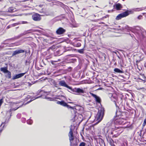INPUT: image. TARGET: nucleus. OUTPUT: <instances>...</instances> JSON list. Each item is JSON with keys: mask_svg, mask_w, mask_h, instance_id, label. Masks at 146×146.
Returning <instances> with one entry per match:
<instances>
[{"mask_svg": "<svg viewBox=\"0 0 146 146\" xmlns=\"http://www.w3.org/2000/svg\"><path fill=\"white\" fill-rule=\"evenodd\" d=\"M137 42L139 41L142 45L141 48L146 54V31L137 26Z\"/></svg>", "mask_w": 146, "mask_h": 146, "instance_id": "1", "label": "nucleus"}, {"mask_svg": "<svg viewBox=\"0 0 146 146\" xmlns=\"http://www.w3.org/2000/svg\"><path fill=\"white\" fill-rule=\"evenodd\" d=\"M122 29L124 31H127L129 32V31H131L133 33L134 35L132 34L131 35V36L132 37H133V36L136 39L135 36H137V30L135 29L129 27L127 25H126L125 26L123 27Z\"/></svg>", "mask_w": 146, "mask_h": 146, "instance_id": "2", "label": "nucleus"}, {"mask_svg": "<svg viewBox=\"0 0 146 146\" xmlns=\"http://www.w3.org/2000/svg\"><path fill=\"white\" fill-rule=\"evenodd\" d=\"M109 96L111 100L114 102L115 106L117 107H118L119 103L118 98L116 95L114 94H109Z\"/></svg>", "mask_w": 146, "mask_h": 146, "instance_id": "3", "label": "nucleus"}, {"mask_svg": "<svg viewBox=\"0 0 146 146\" xmlns=\"http://www.w3.org/2000/svg\"><path fill=\"white\" fill-rule=\"evenodd\" d=\"M104 109L102 108H101L98 110L96 115V118L98 122H100L102 119L104 115Z\"/></svg>", "mask_w": 146, "mask_h": 146, "instance_id": "4", "label": "nucleus"}, {"mask_svg": "<svg viewBox=\"0 0 146 146\" xmlns=\"http://www.w3.org/2000/svg\"><path fill=\"white\" fill-rule=\"evenodd\" d=\"M69 92L71 93L72 92L74 93V94H84V92L83 90L80 88H75L74 89H72L71 88V89Z\"/></svg>", "mask_w": 146, "mask_h": 146, "instance_id": "5", "label": "nucleus"}, {"mask_svg": "<svg viewBox=\"0 0 146 146\" xmlns=\"http://www.w3.org/2000/svg\"><path fill=\"white\" fill-rule=\"evenodd\" d=\"M46 98H45V99H48L50 101H54L55 99H58L61 100L66 99L65 97L62 95H56L53 98L47 97L46 96Z\"/></svg>", "mask_w": 146, "mask_h": 146, "instance_id": "6", "label": "nucleus"}, {"mask_svg": "<svg viewBox=\"0 0 146 146\" xmlns=\"http://www.w3.org/2000/svg\"><path fill=\"white\" fill-rule=\"evenodd\" d=\"M104 127H106L107 128L110 129H115L116 128L114 123L112 120H111L108 122L107 123L106 126Z\"/></svg>", "mask_w": 146, "mask_h": 146, "instance_id": "7", "label": "nucleus"}, {"mask_svg": "<svg viewBox=\"0 0 146 146\" xmlns=\"http://www.w3.org/2000/svg\"><path fill=\"white\" fill-rule=\"evenodd\" d=\"M115 129H110L107 128L106 127H104L102 130L103 133L108 137H111L110 136V132L111 130H115Z\"/></svg>", "mask_w": 146, "mask_h": 146, "instance_id": "8", "label": "nucleus"}, {"mask_svg": "<svg viewBox=\"0 0 146 146\" xmlns=\"http://www.w3.org/2000/svg\"><path fill=\"white\" fill-rule=\"evenodd\" d=\"M66 30L62 27H60L56 31V33L58 35H63L66 32Z\"/></svg>", "mask_w": 146, "mask_h": 146, "instance_id": "9", "label": "nucleus"}, {"mask_svg": "<svg viewBox=\"0 0 146 146\" xmlns=\"http://www.w3.org/2000/svg\"><path fill=\"white\" fill-rule=\"evenodd\" d=\"M58 84L60 86L68 88L70 90L71 89V87H70L66 84L65 82L63 80H61L59 82Z\"/></svg>", "mask_w": 146, "mask_h": 146, "instance_id": "10", "label": "nucleus"}, {"mask_svg": "<svg viewBox=\"0 0 146 146\" xmlns=\"http://www.w3.org/2000/svg\"><path fill=\"white\" fill-rule=\"evenodd\" d=\"M56 103L57 104H59L63 106L66 107L68 108H72V106L68 105L63 100H61V101H58Z\"/></svg>", "mask_w": 146, "mask_h": 146, "instance_id": "11", "label": "nucleus"}, {"mask_svg": "<svg viewBox=\"0 0 146 146\" xmlns=\"http://www.w3.org/2000/svg\"><path fill=\"white\" fill-rule=\"evenodd\" d=\"M68 136L69 137L70 145H71L72 143V141H73L74 140V136L73 134L72 129V128L70 129V131L69 132Z\"/></svg>", "mask_w": 146, "mask_h": 146, "instance_id": "12", "label": "nucleus"}, {"mask_svg": "<svg viewBox=\"0 0 146 146\" xmlns=\"http://www.w3.org/2000/svg\"><path fill=\"white\" fill-rule=\"evenodd\" d=\"M46 95H42V94H41L39 96L37 97H32L31 98V99L30 100L28 101L27 102V104H28L31 102V101H33V100L36 99L38 98H42L43 99H45V98H46Z\"/></svg>", "mask_w": 146, "mask_h": 146, "instance_id": "13", "label": "nucleus"}, {"mask_svg": "<svg viewBox=\"0 0 146 146\" xmlns=\"http://www.w3.org/2000/svg\"><path fill=\"white\" fill-rule=\"evenodd\" d=\"M127 14L125 12L118 15L116 17V20H119L122 18L125 17L126 16Z\"/></svg>", "mask_w": 146, "mask_h": 146, "instance_id": "14", "label": "nucleus"}, {"mask_svg": "<svg viewBox=\"0 0 146 146\" xmlns=\"http://www.w3.org/2000/svg\"><path fill=\"white\" fill-rule=\"evenodd\" d=\"M32 18L35 21H39L41 19L40 15L37 13L33 15L32 16Z\"/></svg>", "mask_w": 146, "mask_h": 146, "instance_id": "15", "label": "nucleus"}, {"mask_svg": "<svg viewBox=\"0 0 146 146\" xmlns=\"http://www.w3.org/2000/svg\"><path fill=\"white\" fill-rule=\"evenodd\" d=\"M26 72L23 73H21L17 74H15V76H13L12 79L13 80L17 79L20 78L22 77L26 73Z\"/></svg>", "mask_w": 146, "mask_h": 146, "instance_id": "16", "label": "nucleus"}, {"mask_svg": "<svg viewBox=\"0 0 146 146\" xmlns=\"http://www.w3.org/2000/svg\"><path fill=\"white\" fill-rule=\"evenodd\" d=\"M24 50L21 49H17L13 51V52L12 54V56H13L20 53H24Z\"/></svg>", "mask_w": 146, "mask_h": 146, "instance_id": "17", "label": "nucleus"}, {"mask_svg": "<svg viewBox=\"0 0 146 146\" xmlns=\"http://www.w3.org/2000/svg\"><path fill=\"white\" fill-rule=\"evenodd\" d=\"M118 105V107H116L117 108L116 111L115 112L116 117L118 118H120L119 116H120L121 115V113L120 110V109L119 108V104Z\"/></svg>", "mask_w": 146, "mask_h": 146, "instance_id": "18", "label": "nucleus"}, {"mask_svg": "<svg viewBox=\"0 0 146 146\" xmlns=\"http://www.w3.org/2000/svg\"><path fill=\"white\" fill-rule=\"evenodd\" d=\"M114 8L117 10H119L122 8L121 5L119 3H117L113 5Z\"/></svg>", "mask_w": 146, "mask_h": 146, "instance_id": "19", "label": "nucleus"}, {"mask_svg": "<svg viewBox=\"0 0 146 146\" xmlns=\"http://www.w3.org/2000/svg\"><path fill=\"white\" fill-rule=\"evenodd\" d=\"M116 121L118 122L119 124L123 125L125 124L126 122H124L123 121V119L120 118H117L116 119Z\"/></svg>", "mask_w": 146, "mask_h": 146, "instance_id": "20", "label": "nucleus"}, {"mask_svg": "<svg viewBox=\"0 0 146 146\" xmlns=\"http://www.w3.org/2000/svg\"><path fill=\"white\" fill-rule=\"evenodd\" d=\"M107 139L108 141L110 143V144L111 145H113V144H114V141L113 140L111 139V137H107Z\"/></svg>", "mask_w": 146, "mask_h": 146, "instance_id": "21", "label": "nucleus"}, {"mask_svg": "<svg viewBox=\"0 0 146 146\" xmlns=\"http://www.w3.org/2000/svg\"><path fill=\"white\" fill-rule=\"evenodd\" d=\"M9 114L10 115L9 117L8 118V119H6L4 122H3L1 124V126H2L3 124H4L5 125H6V124H7L8 123V122L9 120V119L11 118V111H9Z\"/></svg>", "mask_w": 146, "mask_h": 146, "instance_id": "22", "label": "nucleus"}, {"mask_svg": "<svg viewBox=\"0 0 146 146\" xmlns=\"http://www.w3.org/2000/svg\"><path fill=\"white\" fill-rule=\"evenodd\" d=\"M9 114L10 115L9 117L8 118V119H6L4 122H3L1 124V126H2L3 124H4L5 125H6V124H7L8 123V122L9 120V119L11 118V111H9Z\"/></svg>", "mask_w": 146, "mask_h": 146, "instance_id": "23", "label": "nucleus"}, {"mask_svg": "<svg viewBox=\"0 0 146 146\" xmlns=\"http://www.w3.org/2000/svg\"><path fill=\"white\" fill-rule=\"evenodd\" d=\"M0 70L1 71L3 72L4 73H6L8 70H7V67H6L1 68Z\"/></svg>", "mask_w": 146, "mask_h": 146, "instance_id": "24", "label": "nucleus"}, {"mask_svg": "<svg viewBox=\"0 0 146 146\" xmlns=\"http://www.w3.org/2000/svg\"><path fill=\"white\" fill-rule=\"evenodd\" d=\"M15 9L13 7H10L8 9L7 12L12 13L15 11Z\"/></svg>", "mask_w": 146, "mask_h": 146, "instance_id": "25", "label": "nucleus"}, {"mask_svg": "<svg viewBox=\"0 0 146 146\" xmlns=\"http://www.w3.org/2000/svg\"><path fill=\"white\" fill-rule=\"evenodd\" d=\"M76 59L75 58H71L68 60V63H74L76 62Z\"/></svg>", "mask_w": 146, "mask_h": 146, "instance_id": "26", "label": "nucleus"}, {"mask_svg": "<svg viewBox=\"0 0 146 146\" xmlns=\"http://www.w3.org/2000/svg\"><path fill=\"white\" fill-rule=\"evenodd\" d=\"M6 73L7 74L5 75V77L8 78H10L11 77V72L9 71L8 70Z\"/></svg>", "mask_w": 146, "mask_h": 146, "instance_id": "27", "label": "nucleus"}, {"mask_svg": "<svg viewBox=\"0 0 146 146\" xmlns=\"http://www.w3.org/2000/svg\"><path fill=\"white\" fill-rule=\"evenodd\" d=\"M125 12L127 14L126 16H128L130 14H132L134 13L133 11L131 9L129 10H127L125 11Z\"/></svg>", "mask_w": 146, "mask_h": 146, "instance_id": "28", "label": "nucleus"}, {"mask_svg": "<svg viewBox=\"0 0 146 146\" xmlns=\"http://www.w3.org/2000/svg\"><path fill=\"white\" fill-rule=\"evenodd\" d=\"M114 71L116 73H122L123 72L120 70L118 68H115L114 70Z\"/></svg>", "mask_w": 146, "mask_h": 146, "instance_id": "29", "label": "nucleus"}, {"mask_svg": "<svg viewBox=\"0 0 146 146\" xmlns=\"http://www.w3.org/2000/svg\"><path fill=\"white\" fill-rule=\"evenodd\" d=\"M128 111H129L130 113H131L132 114L134 113H135L134 115L135 117H136V111L135 110H133L131 108L130 109H129V110H128Z\"/></svg>", "mask_w": 146, "mask_h": 146, "instance_id": "30", "label": "nucleus"}, {"mask_svg": "<svg viewBox=\"0 0 146 146\" xmlns=\"http://www.w3.org/2000/svg\"><path fill=\"white\" fill-rule=\"evenodd\" d=\"M139 74L142 76V79H141L140 77H139L138 78H137V79H139L141 80H142V81H144L145 80V76H144V74H141V73H140Z\"/></svg>", "mask_w": 146, "mask_h": 146, "instance_id": "31", "label": "nucleus"}, {"mask_svg": "<svg viewBox=\"0 0 146 146\" xmlns=\"http://www.w3.org/2000/svg\"><path fill=\"white\" fill-rule=\"evenodd\" d=\"M31 58L29 57L26 60L25 62V65H30L31 63Z\"/></svg>", "mask_w": 146, "mask_h": 146, "instance_id": "32", "label": "nucleus"}, {"mask_svg": "<svg viewBox=\"0 0 146 146\" xmlns=\"http://www.w3.org/2000/svg\"><path fill=\"white\" fill-rule=\"evenodd\" d=\"M28 34V33H27V31H24L23 33H21L17 37L18 38H19L21 37V36L24 35H26Z\"/></svg>", "mask_w": 146, "mask_h": 146, "instance_id": "33", "label": "nucleus"}, {"mask_svg": "<svg viewBox=\"0 0 146 146\" xmlns=\"http://www.w3.org/2000/svg\"><path fill=\"white\" fill-rule=\"evenodd\" d=\"M72 108H70L72 110V112H73L74 114H76V113L77 112H76V109L74 107H72Z\"/></svg>", "mask_w": 146, "mask_h": 146, "instance_id": "34", "label": "nucleus"}, {"mask_svg": "<svg viewBox=\"0 0 146 146\" xmlns=\"http://www.w3.org/2000/svg\"><path fill=\"white\" fill-rule=\"evenodd\" d=\"M27 123L29 125L31 124L33 122V120L32 119H31L30 118L27 120Z\"/></svg>", "mask_w": 146, "mask_h": 146, "instance_id": "35", "label": "nucleus"}, {"mask_svg": "<svg viewBox=\"0 0 146 146\" xmlns=\"http://www.w3.org/2000/svg\"><path fill=\"white\" fill-rule=\"evenodd\" d=\"M95 98V100L96 102H98V103L100 102V99L99 97L97 96V97Z\"/></svg>", "mask_w": 146, "mask_h": 146, "instance_id": "36", "label": "nucleus"}, {"mask_svg": "<svg viewBox=\"0 0 146 146\" xmlns=\"http://www.w3.org/2000/svg\"><path fill=\"white\" fill-rule=\"evenodd\" d=\"M84 48L82 49L78 50L77 51L80 54H83L84 52Z\"/></svg>", "mask_w": 146, "mask_h": 146, "instance_id": "37", "label": "nucleus"}, {"mask_svg": "<svg viewBox=\"0 0 146 146\" xmlns=\"http://www.w3.org/2000/svg\"><path fill=\"white\" fill-rule=\"evenodd\" d=\"M60 60H61L60 59H58L56 60H51V62L52 64H54V62H57L58 61H60Z\"/></svg>", "mask_w": 146, "mask_h": 146, "instance_id": "38", "label": "nucleus"}, {"mask_svg": "<svg viewBox=\"0 0 146 146\" xmlns=\"http://www.w3.org/2000/svg\"><path fill=\"white\" fill-rule=\"evenodd\" d=\"M55 48V46L54 45H53L51 47L49 48L47 50V51H49L50 50H53Z\"/></svg>", "mask_w": 146, "mask_h": 146, "instance_id": "39", "label": "nucleus"}, {"mask_svg": "<svg viewBox=\"0 0 146 146\" xmlns=\"http://www.w3.org/2000/svg\"><path fill=\"white\" fill-rule=\"evenodd\" d=\"M20 24H21V23H14L11 24V26L12 27H14Z\"/></svg>", "mask_w": 146, "mask_h": 146, "instance_id": "40", "label": "nucleus"}, {"mask_svg": "<svg viewBox=\"0 0 146 146\" xmlns=\"http://www.w3.org/2000/svg\"><path fill=\"white\" fill-rule=\"evenodd\" d=\"M145 9H146V6L145 7L137 8V11H141Z\"/></svg>", "mask_w": 146, "mask_h": 146, "instance_id": "41", "label": "nucleus"}, {"mask_svg": "<svg viewBox=\"0 0 146 146\" xmlns=\"http://www.w3.org/2000/svg\"><path fill=\"white\" fill-rule=\"evenodd\" d=\"M27 33H28V34L30 33H31V31L35 32V30H34L33 29H31L29 30H27Z\"/></svg>", "mask_w": 146, "mask_h": 146, "instance_id": "42", "label": "nucleus"}, {"mask_svg": "<svg viewBox=\"0 0 146 146\" xmlns=\"http://www.w3.org/2000/svg\"><path fill=\"white\" fill-rule=\"evenodd\" d=\"M44 92V91L42 90H41L40 91L38 90L37 92V95H39L40 93H43Z\"/></svg>", "mask_w": 146, "mask_h": 146, "instance_id": "43", "label": "nucleus"}, {"mask_svg": "<svg viewBox=\"0 0 146 146\" xmlns=\"http://www.w3.org/2000/svg\"><path fill=\"white\" fill-rule=\"evenodd\" d=\"M86 143L84 142H82L80 143L79 146H85Z\"/></svg>", "mask_w": 146, "mask_h": 146, "instance_id": "44", "label": "nucleus"}, {"mask_svg": "<svg viewBox=\"0 0 146 146\" xmlns=\"http://www.w3.org/2000/svg\"><path fill=\"white\" fill-rule=\"evenodd\" d=\"M31 97L30 96L28 95L27 97L25 98V101H27L28 99H29L31 98Z\"/></svg>", "mask_w": 146, "mask_h": 146, "instance_id": "45", "label": "nucleus"}, {"mask_svg": "<svg viewBox=\"0 0 146 146\" xmlns=\"http://www.w3.org/2000/svg\"><path fill=\"white\" fill-rule=\"evenodd\" d=\"M26 118L24 117H22L21 118V121L23 123H25L26 122Z\"/></svg>", "mask_w": 146, "mask_h": 146, "instance_id": "46", "label": "nucleus"}, {"mask_svg": "<svg viewBox=\"0 0 146 146\" xmlns=\"http://www.w3.org/2000/svg\"><path fill=\"white\" fill-rule=\"evenodd\" d=\"M17 117L18 119H20L21 117V114L18 113L17 115Z\"/></svg>", "mask_w": 146, "mask_h": 146, "instance_id": "47", "label": "nucleus"}, {"mask_svg": "<svg viewBox=\"0 0 146 146\" xmlns=\"http://www.w3.org/2000/svg\"><path fill=\"white\" fill-rule=\"evenodd\" d=\"M90 94L92 96L94 97V98L97 97V96L95 94L92 93H90Z\"/></svg>", "mask_w": 146, "mask_h": 146, "instance_id": "48", "label": "nucleus"}, {"mask_svg": "<svg viewBox=\"0 0 146 146\" xmlns=\"http://www.w3.org/2000/svg\"><path fill=\"white\" fill-rule=\"evenodd\" d=\"M146 125V118L145 119L143 123V126H144Z\"/></svg>", "mask_w": 146, "mask_h": 146, "instance_id": "49", "label": "nucleus"}, {"mask_svg": "<svg viewBox=\"0 0 146 146\" xmlns=\"http://www.w3.org/2000/svg\"><path fill=\"white\" fill-rule=\"evenodd\" d=\"M3 102V98H2L0 100V106H1Z\"/></svg>", "mask_w": 146, "mask_h": 146, "instance_id": "50", "label": "nucleus"}, {"mask_svg": "<svg viewBox=\"0 0 146 146\" xmlns=\"http://www.w3.org/2000/svg\"><path fill=\"white\" fill-rule=\"evenodd\" d=\"M137 90H142V91H144L145 90V88L143 87H142L140 88H137Z\"/></svg>", "mask_w": 146, "mask_h": 146, "instance_id": "51", "label": "nucleus"}, {"mask_svg": "<svg viewBox=\"0 0 146 146\" xmlns=\"http://www.w3.org/2000/svg\"><path fill=\"white\" fill-rule=\"evenodd\" d=\"M81 46V44L80 42H78L76 44V46L77 47H80Z\"/></svg>", "mask_w": 146, "mask_h": 146, "instance_id": "52", "label": "nucleus"}, {"mask_svg": "<svg viewBox=\"0 0 146 146\" xmlns=\"http://www.w3.org/2000/svg\"><path fill=\"white\" fill-rule=\"evenodd\" d=\"M115 130H111L110 132V136H111V135H113L114 133V132H115Z\"/></svg>", "mask_w": 146, "mask_h": 146, "instance_id": "53", "label": "nucleus"}, {"mask_svg": "<svg viewBox=\"0 0 146 146\" xmlns=\"http://www.w3.org/2000/svg\"><path fill=\"white\" fill-rule=\"evenodd\" d=\"M142 17V16L141 15H139L137 17V19H141Z\"/></svg>", "mask_w": 146, "mask_h": 146, "instance_id": "54", "label": "nucleus"}, {"mask_svg": "<svg viewBox=\"0 0 146 146\" xmlns=\"http://www.w3.org/2000/svg\"><path fill=\"white\" fill-rule=\"evenodd\" d=\"M28 23V22L27 21H22V23H20L21 24H27Z\"/></svg>", "mask_w": 146, "mask_h": 146, "instance_id": "55", "label": "nucleus"}, {"mask_svg": "<svg viewBox=\"0 0 146 146\" xmlns=\"http://www.w3.org/2000/svg\"><path fill=\"white\" fill-rule=\"evenodd\" d=\"M139 97L143 98L144 97V95L142 94H140L139 95Z\"/></svg>", "mask_w": 146, "mask_h": 146, "instance_id": "56", "label": "nucleus"}, {"mask_svg": "<svg viewBox=\"0 0 146 146\" xmlns=\"http://www.w3.org/2000/svg\"><path fill=\"white\" fill-rule=\"evenodd\" d=\"M132 10H133V12L134 13V12H136L137 11V8L133 9H131Z\"/></svg>", "mask_w": 146, "mask_h": 146, "instance_id": "57", "label": "nucleus"}, {"mask_svg": "<svg viewBox=\"0 0 146 146\" xmlns=\"http://www.w3.org/2000/svg\"><path fill=\"white\" fill-rule=\"evenodd\" d=\"M76 118H77V116H76V115H74V119H73V121H76Z\"/></svg>", "mask_w": 146, "mask_h": 146, "instance_id": "58", "label": "nucleus"}, {"mask_svg": "<svg viewBox=\"0 0 146 146\" xmlns=\"http://www.w3.org/2000/svg\"><path fill=\"white\" fill-rule=\"evenodd\" d=\"M5 126V125H4L3 126V127L1 128V130H0V133H1L2 132V131L3 130V127H4Z\"/></svg>", "mask_w": 146, "mask_h": 146, "instance_id": "59", "label": "nucleus"}, {"mask_svg": "<svg viewBox=\"0 0 146 146\" xmlns=\"http://www.w3.org/2000/svg\"><path fill=\"white\" fill-rule=\"evenodd\" d=\"M53 84L54 85V86L55 87H57V86H56V85H57V84L55 82H54L53 83Z\"/></svg>", "mask_w": 146, "mask_h": 146, "instance_id": "60", "label": "nucleus"}, {"mask_svg": "<svg viewBox=\"0 0 146 146\" xmlns=\"http://www.w3.org/2000/svg\"><path fill=\"white\" fill-rule=\"evenodd\" d=\"M137 108H138L141 109V110H142V109H143L142 107L141 106H137Z\"/></svg>", "mask_w": 146, "mask_h": 146, "instance_id": "61", "label": "nucleus"}, {"mask_svg": "<svg viewBox=\"0 0 146 146\" xmlns=\"http://www.w3.org/2000/svg\"><path fill=\"white\" fill-rule=\"evenodd\" d=\"M117 136V135H116L114 134L113 135L112 137H116Z\"/></svg>", "mask_w": 146, "mask_h": 146, "instance_id": "62", "label": "nucleus"}, {"mask_svg": "<svg viewBox=\"0 0 146 146\" xmlns=\"http://www.w3.org/2000/svg\"><path fill=\"white\" fill-rule=\"evenodd\" d=\"M11 25H10L8 26H7V29H9V28H10L11 27H11Z\"/></svg>", "mask_w": 146, "mask_h": 146, "instance_id": "63", "label": "nucleus"}, {"mask_svg": "<svg viewBox=\"0 0 146 146\" xmlns=\"http://www.w3.org/2000/svg\"><path fill=\"white\" fill-rule=\"evenodd\" d=\"M143 14L145 16V17L146 18V13H143Z\"/></svg>", "mask_w": 146, "mask_h": 146, "instance_id": "64", "label": "nucleus"}]
</instances>
